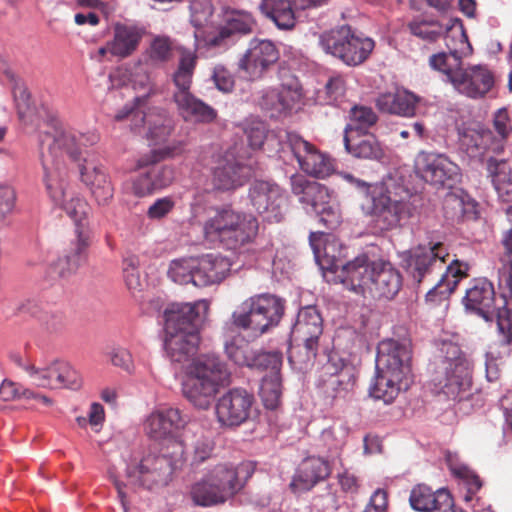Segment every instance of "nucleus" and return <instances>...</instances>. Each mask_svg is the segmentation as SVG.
<instances>
[{
  "label": "nucleus",
  "mask_w": 512,
  "mask_h": 512,
  "mask_svg": "<svg viewBox=\"0 0 512 512\" xmlns=\"http://www.w3.org/2000/svg\"><path fill=\"white\" fill-rule=\"evenodd\" d=\"M227 358L235 365L249 367L255 354V349L240 334L232 336L224 342Z\"/></svg>",
  "instance_id": "nucleus-49"
},
{
  "label": "nucleus",
  "mask_w": 512,
  "mask_h": 512,
  "mask_svg": "<svg viewBox=\"0 0 512 512\" xmlns=\"http://www.w3.org/2000/svg\"><path fill=\"white\" fill-rule=\"evenodd\" d=\"M331 473L330 464L321 457L310 456L302 460L290 484L293 490L307 491L324 481Z\"/></svg>",
  "instance_id": "nucleus-35"
},
{
  "label": "nucleus",
  "mask_w": 512,
  "mask_h": 512,
  "mask_svg": "<svg viewBox=\"0 0 512 512\" xmlns=\"http://www.w3.org/2000/svg\"><path fill=\"white\" fill-rule=\"evenodd\" d=\"M349 122L344 128V135L369 132L378 122L376 112L365 105H354L349 110Z\"/></svg>",
  "instance_id": "nucleus-46"
},
{
  "label": "nucleus",
  "mask_w": 512,
  "mask_h": 512,
  "mask_svg": "<svg viewBox=\"0 0 512 512\" xmlns=\"http://www.w3.org/2000/svg\"><path fill=\"white\" fill-rule=\"evenodd\" d=\"M186 445L181 440L172 439L162 455L149 454L138 464L128 465L126 473L132 485L152 489L166 485L174 470L186 461Z\"/></svg>",
  "instance_id": "nucleus-7"
},
{
  "label": "nucleus",
  "mask_w": 512,
  "mask_h": 512,
  "mask_svg": "<svg viewBox=\"0 0 512 512\" xmlns=\"http://www.w3.org/2000/svg\"><path fill=\"white\" fill-rule=\"evenodd\" d=\"M282 354L280 352H265L256 350L249 368L265 371L267 374L280 373Z\"/></svg>",
  "instance_id": "nucleus-58"
},
{
  "label": "nucleus",
  "mask_w": 512,
  "mask_h": 512,
  "mask_svg": "<svg viewBox=\"0 0 512 512\" xmlns=\"http://www.w3.org/2000/svg\"><path fill=\"white\" fill-rule=\"evenodd\" d=\"M447 354L436 365L431 377L432 390L448 400L464 401L471 395L472 369L457 345L449 344Z\"/></svg>",
  "instance_id": "nucleus-6"
},
{
  "label": "nucleus",
  "mask_w": 512,
  "mask_h": 512,
  "mask_svg": "<svg viewBox=\"0 0 512 512\" xmlns=\"http://www.w3.org/2000/svg\"><path fill=\"white\" fill-rule=\"evenodd\" d=\"M191 441L187 446L190 449L191 465L199 466L209 460L215 449V441L211 433L203 427H190Z\"/></svg>",
  "instance_id": "nucleus-44"
},
{
  "label": "nucleus",
  "mask_w": 512,
  "mask_h": 512,
  "mask_svg": "<svg viewBox=\"0 0 512 512\" xmlns=\"http://www.w3.org/2000/svg\"><path fill=\"white\" fill-rule=\"evenodd\" d=\"M140 85L147 90L144 95L137 96L134 98V104L132 106L126 105L123 109L119 110L115 115L116 121L124 120L128 117H132L133 121V129L135 128V124H139L141 122V116L145 110L143 108L146 106L147 99L151 92H153V87L151 83H140Z\"/></svg>",
  "instance_id": "nucleus-57"
},
{
  "label": "nucleus",
  "mask_w": 512,
  "mask_h": 512,
  "mask_svg": "<svg viewBox=\"0 0 512 512\" xmlns=\"http://www.w3.org/2000/svg\"><path fill=\"white\" fill-rule=\"evenodd\" d=\"M147 126L146 136L153 143L165 142L174 130V123L167 112L161 108H149L141 116V122L135 128Z\"/></svg>",
  "instance_id": "nucleus-41"
},
{
  "label": "nucleus",
  "mask_w": 512,
  "mask_h": 512,
  "mask_svg": "<svg viewBox=\"0 0 512 512\" xmlns=\"http://www.w3.org/2000/svg\"><path fill=\"white\" fill-rule=\"evenodd\" d=\"M310 246L318 266L326 277V274L337 273L345 263L347 248L332 234L324 232H311L309 236Z\"/></svg>",
  "instance_id": "nucleus-20"
},
{
  "label": "nucleus",
  "mask_w": 512,
  "mask_h": 512,
  "mask_svg": "<svg viewBox=\"0 0 512 512\" xmlns=\"http://www.w3.org/2000/svg\"><path fill=\"white\" fill-rule=\"evenodd\" d=\"M259 223L255 216L230 208L217 209L203 223L205 240L219 243L230 250H239L255 243Z\"/></svg>",
  "instance_id": "nucleus-4"
},
{
  "label": "nucleus",
  "mask_w": 512,
  "mask_h": 512,
  "mask_svg": "<svg viewBox=\"0 0 512 512\" xmlns=\"http://www.w3.org/2000/svg\"><path fill=\"white\" fill-rule=\"evenodd\" d=\"M41 162L44 169V183L46 190L56 205L65 201L67 183L60 173L61 157L49 155L47 149H40Z\"/></svg>",
  "instance_id": "nucleus-38"
},
{
  "label": "nucleus",
  "mask_w": 512,
  "mask_h": 512,
  "mask_svg": "<svg viewBox=\"0 0 512 512\" xmlns=\"http://www.w3.org/2000/svg\"><path fill=\"white\" fill-rule=\"evenodd\" d=\"M287 143L302 171L316 178L331 175L334 170L332 160L312 143L294 133L288 134Z\"/></svg>",
  "instance_id": "nucleus-18"
},
{
  "label": "nucleus",
  "mask_w": 512,
  "mask_h": 512,
  "mask_svg": "<svg viewBox=\"0 0 512 512\" xmlns=\"http://www.w3.org/2000/svg\"><path fill=\"white\" fill-rule=\"evenodd\" d=\"M197 64L194 52L184 50L181 52L177 70L173 74L175 91L173 93L191 92L192 78Z\"/></svg>",
  "instance_id": "nucleus-48"
},
{
  "label": "nucleus",
  "mask_w": 512,
  "mask_h": 512,
  "mask_svg": "<svg viewBox=\"0 0 512 512\" xmlns=\"http://www.w3.org/2000/svg\"><path fill=\"white\" fill-rule=\"evenodd\" d=\"M343 142L346 151L354 158L380 161L385 156L383 145L373 133L347 134Z\"/></svg>",
  "instance_id": "nucleus-37"
},
{
  "label": "nucleus",
  "mask_w": 512,
  "mask_h": 512,
  "mask_svg": "<svg viewBox=\"0 0 512 512\" xmlns=\"http://www.w3.org/2000/svg\"><path fill=\"white\" fill-rule=\"evenodd\" d=\"M190 496L195 504L203 507L214 506L226 502L222 495L217 491L216 484L209 479L208 473L192 485Z\"/></svg>",
  "instance_id": "nucleus-47"
},
{
  "label": "nucleus",
  "mask_w": 512,
  "mask_h": 512,
  "mask_svg": "<svg viewBox=\"0 0 512 512\" xmlns=\"http://www.w3.org/2000/svg\"><path fill=\"white\" fill-rule=\"evenodd\" d=\"M489 138L490 132L478 123H464L458 127L460 149L469 157L482 155Z\"/></svg>",
  "instance_id": "nucleus-43"
},
{
  "label": "nucleus",
  "mask_w": 512,
  "mask_h": 512,
  "mask_svg": "<svg viewBox=\"0 0 512 512\" xmlns=\"http://www.w3.org/2000/svg\"><path fill=\"white\" fill-rule=\"evenodd\" d=\"M462 302L466 311L485 321H491L495 315L502 344L512 343V303L506 295H501V305H496V292L491 281L486 278L472 280Z\"/></svg>",
  "instance_id": "nucleus-5"
},
{
  "label": "nucleus",
  "mask_w": 512,
  "mask_h": 512,
  "mask_svg": "<svg viewBox=\"0 0 512 512\" xmlns=\"http://www.w3.org/2000/svg\"><path fill=\"white\" fill-rule=\"evenodd\" d=\"M429 65L443 73L446 81L458 93L471 99L484 97L494 86V75L487 66L463 68L462 58L457 50L433 54L429 58Z\"/></svg>",
  "instance_id": "nucleus-3"
},
{
  "label": "nucleus",
  "mask_w": 512,
  "mask_h": 512,
  "mask_svg": "<svg viewBox=\"0 0 512 512\" xmlns=\"http://www.w3.org/2000/svg\"><path fill=\"white\" fill-rule=\"evenodd\" d=\"M376 371L399 373L409 378L411 373V348L407 342L394 339L382 340L377 347Z\"/></svg>",
  "instance_id": "nucleus-23"
},
{
  "label": "nucleus",
  "mask_w": 512,
  "mask_h": 512,
  "mask_svg": "<svg viewBox=\"0 0 512 512\" xmlns=\"http://www.w3.org/2000/svg\"><path fill=\"white\" fill-rule=\"evenodd\" d=\"M197 259L196 258H183L173 260L168 270V276L172 281L178 284L193 283L197 286L196 282Z\"/></svg>",
  "instance_id": "nucleus-53"
},
{
  "label": "nucleus",
  "mask_w": 512,
  "mask_h": 512,
  "mask_svg": "<svg viewBox=\"0 0 512 512\" xmlns=\"http://www.w3.org/2000/svg\"><path fill=\"white\" fill-rule=\"evenodd\" d=\"M81 182L90 190L98 205H108L114 196V188L104 166L95 158L86 156L77 162Z\"/></svg>",
  "instance_id": "nucleus-24"
},
{
  "label": "nucleus",
  "mask_w": 512,
  "mask_h": 512,
  "mask_svg": "<svg viewBox=\"0 0 512 512\" xmlns=\"http://www.w3.org/2000/svg\"><path fill=\"white\" fill-rule=\"evenodd\" d=\"M197 259V287H205L222 281L230 271L229 259L221 254H206Z\"/></svg>",
  "instance_id": "nucleus-39"
},
{
  "label": "nucleus",
  "mask_w": 512,
  "mask_h": 512,
  "mask_svg": "<svg viewBox=\"0 0 512 512\" xmlns=\"http://www.w3.org/2000/svg\"><path fill=\"white\" fill-rule=\"evenodd\" d=\"M449 252L442 242L430 241L428 245H418L412 249L406 260L407 272L417 283L436 271H440L447 261Z\"/></svg>",
  "instance_id": "nucleus-15"
},
{
  "label": "nucleus",
  "mask_w": 512,
  "mask_h": 512,
  "mask_svg": "<svg viewBox=\"0 0 512 512\" xmlns=\"http://www.w3.org/2000/svg\"><path fill=\"white\" fill-rule=\"evenodd\" d=\"M505 253L501 257L502 268L500 269V285L508 289L512 297V228L505 234L502 240Z\"/></svg>",
  "instance_id": "nucleus-60"
},
{
  "label": "nucleus",
  "mask_w": 512,
  "mask_h": 512,
  "mask_svg": "<svg viewBox=\"0 0 512 512\" xmlns=\"http://www.w3.org/2000/svg\"><path fill=\"white\" fill-rule=\"evenodd\" d=\"M320 44L326 53L349 66H357L366 61L375 46L371 38L357 35L348 25L323 34Z\"/></svg>",
  "instance_id": "nucleus-12"
},
{
  "label": "nucleus",
  "mask_w": 512,
  "mask_h": 512,
  "mask_svg": "<svg viewBox=\"0 0 512 512\" xmlns=\"http://www.w3.org/2000/svg\"><path fill=\"white\" fill-rule=\"evenodd\" d=\"M416 172L434 186L450 185L448 182L458 176L459 168L442 154L420 152L415 159Z\"/></svg>",
  "instance_id": "nucleus-25"
},
{
  "label": "nucleus",
  "mask_w": 512,
  "mask_h": 512,
  "mask_svg": "<svg viewBox=\"0 0 512 512\" xmlns=\"http://www.w3.org/2000/svg\"><path fill=\"white\" fill-rule=\"evenodd\" d=\"M99 139L96 132L78 133L54 116L39 135L40 149H47L54 157L67 156L73 162L83 161L82 148L96 145Z\"/></svg>",
  "instance_id": "nucleus-10"
},
{
  "label": "nucleus",
  "mask_w": 512,
  "mask_h": 512,
  "mask_svg": "<svg viewBox=\"0 0 512 512\" xmlns=\"http://www.w3.org/2000/svg\"><path fill=\"white\" fill-rule=\"evenodd\" d=\"M263 11L280 29L288 30L295 25V14L289 0H276L272 7H264Z\"/></svg>",
  "instance_id": "nucleus-51"
},
{
  "label": "nucleus",
  "mask_w": 512,
  "mask_h": 512,
  "mask_svg": "<svg viewBox=\"0 0 512 512\" xmlns=\"http://www.w3.org/2000/svg\"><path fill=\"white\" fill-rule=\"evenodd\" d=\"M259 394L267 409H276L282 396L280 373L266 374L262 379Z\"/></svg>",
  "instance_id": "nucleus-52"
},
{
  "label": "nucleus",
  "mask_w": 512,
  "mask_h": 512,
  "mask_svg": "<svg viewBox=\"0 0 512 512\" xmlns=\"http://www.w3.org/2000/svg\"><path fill=\"white\" fill-rule=\"evenodd\" d=\"M409 378L399 373L376 371L375 381L369 389L370 395L375 399L383 400L389 404L394 401L401 390H406Z\"/></svg>",
  "instance_id": "nucleus-42"
},
{
  "label": "nucleus",
  "mask_w": 512,
  "mask_h": 512,
  "mask_svg": "<svg viewBox=\"0 0 512 512\" xmlns=\"http://www.w3.org/2000/svg\"><path fill=\"white\" fill-rule=\"evenodd\" d=\"M419 98L407 91L381 94L376 99L377 108L384 113L401 117H413L416 113Z\"/></svg>",
  "instance_id": "nucleus-40"
},
{
  "label": "nucleus",
  "mask_w": 512,
  "mask_h": 512,
  "mask_svg": "<svg viewBox=\"0 0 512 512\" xmlns=\"http://www.w3.org/2000/svg\"><path fill=\"white\" fill-rule=\"evenodd\" d=\"M284 314L281 298L269 294H258L244 300L232 313V323L243 330L263 334L277 326Z\"/></svg>",
  "instance_id": "nucleus-9"
},
{
  "label": "nucleus",
  "mask_w": 512,
  "mask_h": 512,
  "mask_svg": "<svg viewBox=\"0 0 512 512\" xmlns=\"http://www.w3.org/2000/svg\"><path fill=\"white\" fill-rule=\"evenodd\" d=\"M149 58L153 63H164L172 57V43L167 37H156L149 48Z\"/></svg>",
  "instance_id": "nucleus-64"
},
{
  "label": "nucleus",
  "mask_w": 512,
  "mask_h": 512,
  "mask_svg": "<svg viewBox=\"0 0 512 512\" xmlns=\"http://www.w3.org/2000/svg\"><path fill=\"white\" fill-rule=\"evenodd\" d=\"M254 396L243 388L230 389L216 404V416L221 425L233 427L244 423L250 415Z\"/></svg>",
  "instance_id": "nucleus-21"
},
{
  "label": "nucleus",
  "mask_w": 512,
  "mask_h": 512,
  "mask_svg": "<svg viewBox=\"0 0 512 512\" xmlns=\"http://www.w3.org/2000/svg\"><path fill=\"white\" fill-rule=\"evenodd\" d=\"M184 142L177 141L160 149L151 150L149 153L138 159V166L144 167L150 164L159 163L168 157L179 156L184 152Z\"/></svg>",
  "instance_id": "nucleus-61"
},
{
  "label": "nucleus",
  "mask_w": 512,
  "mask_h": 512,
  "mask_svg": "<svg viewBox=\"0 0 512 512\" xmlns=\"http://www.w3.org/2000/svg\"><path fill=\"white\" fill-rule=\"evenodd\" d=\"M26 371L33 384L37 387L77 389L81 385V379L77 371L64 361H55L41 369L29 366L26 368Z\"/></svg>",
  "instance_id": "nucleus-26"
},
{
  "label": "nucleus",
  "mask_w": 512,
  "mask_h": 512,
  "mask_svg": "<svg viewBox=\"0 0 512 512\" xmlns=\"http://www.w3.org/2000/svg\"><path fill=\"white\" fill-rule=\"evenodd\" d=\"M4 76L12 85V95L16 105V109L20 118H23L30 107V94L28 93L23 82L11 69L4 71Z\"/></svg>",
  "instance_id": "nucleus-56"
},
{
  "label": "nucleus",
  "mask_w": 512,
  "mask_h": 512,
  "mask_svg": "<svg viewBox=\"0 0 512 512\" xmlns=\"http://www.w3.org/2000/svg\"><path fill=\"white\" fill-rule=\"evenodd\" d=\"M372 272H374V262H371L367 255H360L342 265L336 279L343 283L347 289L366 295L369 294L372 284Z\"/></svg>",
  "instance_id": "nucleus-29"
},
{
  "label": "nucleus",
  "mask_w": 512,
  "mask_h": 512,
  "mask_svg": "<svg viewBox=\"0 0 512 512\" xmlns=\"http://www.w3.org/2000/svg\"><path fill=\"white\" fill-rule=\"evenodd\" d=\"M231 373L219 356L204 355L192 361L182 382L183 396L197 409L208 410Z\"/></svg>",
  "instance_id": "nucleus-2"
},
{
  "label": "nucleus",
  "mask_w": 512,
  "mask_h": 512,
  "mask_svg": "<svg viewBox=\"0 0 512 512\" xmlns=\"http://www.w3.org/2000/svg\"><path fill=\"white\" fill-rule=\"evenodd\" d=\"M188 419L178 408H163L152 412L144 423L146 434L154 440L173 438L174 434L185 428Z\"/></svg>",
  "instance_id": "nucleus-28"
},
{
  "label": "nucleus",
  "mask_w": 512,
  "mask_h": 512,
  "mask_svg": "<svg viewBox=\"0 0 512 512\" xmlns=\"http://www.w3.org/2000/svg\"><path fill=\"white\" fill-rule=\"evenodd\" d=\"M369 295L376 299H393L401 290L403 278L400 271L387 261H374Z\"/></svg>",
  "instance_id": "nucleus-30"
},
{
  "label": "nucleus",
  "mask_w": 512,
  "mask_h": 512,
  "mask_svg": "<svg viewBox=\"0 0 512 512\" xmlns=\"http://www.w3.org/2000/svg\"><path fill=\"white\" fill-rule=\"evenodd\" d=\"M449 470L452 475L461 480L467 488L465 500H472L473 496L481 489L482 481L480 477L467 465L448 461Z\"/></svg>",
  "instance_id": "nucleus-54"
},
{
  "label": "nucleus",
  "mask_w": 512,
  "mask_h": 512,
  "mask_svg": "<svg viewBox=\"0 0 512 512\" xmlns=\"http://www.w3.org/2000/svg\"><path fill=\"white\" fill-rule=\"evenodd\" d=\"M200 309H208L206 301L172 304L165 310V350L172 361L181 363L197 353Z\"/></svg>",
  "instance_id": "nucleus-1"
},
{
  "label": "nucleus",
  "mask_w": 512,
  "mask_h": 512,
  "mask_svg": "<svg viewBox=\"0 0 512 512\" xmlns=\"http://www.w3.org/2000/svg\"><path fill=\"white\" fill-rule=\"evenodd\" d=\"M347 83L342 74L330 75L323 86L317 91V99L321 104L340 105L346 96Z\"/></svg>",
  "instance_id": "nucleus-50"
},
{
  "label": "nucleus",
  "mask_w": 512,
  "mask_h": 512,
  "mask_svg": "<svg viewBox=\"0 0 512 512\" xmlns=\"http://www.w3.org/2000/svg\"><path fill=\"white\" fill-rule=\"evenodd\" d=\"M322 331V317L316 307L306 306L302 308L297 315L291 335L296 341L303 342L306 361H311L316 357L318 340Z\"/></svg>",
  "instance_id": "nucleus-27"
},
{
  "label": "nucleus",
  "mask_w": 512,
  "mask_h": 512,
  "mask_svg": "<svg viewBox=\"0 0 512 512\" xmlns=\"http://www.w3.org/2000/svg\"><path fill=\"white\" fill-rule=\"evenodd\" d=\"M408 28L411 34L428 42H435L443 32V26L437 21L415 20Z\"/></svg>",
  "instance_id": "nucleus-62"
},
{
  "label": "nucleus",
  "mask_w": 512,
  "mask_h": 512,
  "mask_svg": "<svg viewBox=\"0 0 512 512\" xmlns=\"http://www.w3.org/2000/svg\"><path fill=\"white\" fill-rule=\"evenodd\" d=\"M144 33V29L135 24L115 23L113 38L109 41L110 54L120 59L131 56L137 51Z\"/></svg>",
  "instance_id": "nucleus-34"
},
{
  "label": "nucleus",
  "mask_w": 512,
  "mask_h": 512,
  "mask_svg": "<svg viewBox=\"0 0 512 512\" xmlns=\"http://www.w3.org/2000/svg\"><path fill=\"white\" fill-rule=\"evenodd\" d=\"M255 26L256 20L250 12L231 9L226 10L223 24L199 29L195 37L199 48L225 51L240 37L253 33Z\"/></svg>",
  "instance_id": "nucleus-11"
},
{
  "label": "nucleus",
  "mask_w": 512,
  "mask_h": 512,
  "mask_svg": "<svg viewBox=\"0 0 512 512\" xmlns=\"http://www.w3.org/2000/svg\"><path fill=\"white\" fill-rule=\"evenodd\" d=\"M249 198L259 214L269 222H280L284 218L286 196L278 184L272 181L256 180L250 186Z\"/></svg>",
  "instance_id": "nucleus-16"
},
{
  "label": "nucleus",
  "mask_w": 512,
  "mask_h": 512,
  "mask_svg": "<svg viewBox=\"0 0 512 512\" xmlns=\"http://www.w3.org/2000/svg\"><path fill=\"white\" fill-rule=\"evenodd\" d=\"M475 201L462 189L449 192L443 200L444 216L452 221H458L475 212Z\"/></svg>",
  "instance_id": "nucleus-45"
},
{
  "label": "nucleus",
  "mask_w": 512,
  "mask_h": 512,
  "mask_svg": "<svg viewBox=\"0 0 512 512\" xmlns=\"http://www.w3.org/2000/svg\"><path fill=\"white\" fill-rule=\"evenodd\" d=\"M371 206L368 214L380 231H391L404 226L413 216L415 206L408 190L402 194L392 192L382 184H375L371 190Z\"/></svg>",
  "instance_id": "nucleus-8"
},
{
  "label": "nucleus",
  "mask_w": 512,
  "mask_h": 512,
  "mask_svg": "<svg viewBox=\"0 0 512 512\" xmlns=\"http://www.w3.org/2000/svg\"><path fill=\"white\" fill-rule=\"evenodd\" d=\"M312 207L318 215L319 222L328 229H335L340 225L341 212L336 203L331 201L318 203L316 200H313Z\"/></svg>",
  "instance_id": "nucleus-59"
},
{
  "label": "nucleus",
  "mask_w": 512,
  "mask_h": 512,
  "mask_svg": "<svg viewBox=\"0 0 512 512\" xmlns=\"http://www.w3.org/2000/svg\"><path fill=\"white\" fill-rule=\"evenodd\" d=\"M255 471L254 464L246 461L238 465L219 463L208 470L209 479L225 501L239 493Z\"/></svg>",
  "instance_id": "nucleus-19"
},
{
  "label": "nucleus",
  "mask_w": 512,
  "mask_h": 512,
  "mask_svg": "<svg viewBox=\"0 0 512 512\" xmlns=\"http://www.w3.org/2000/svg\"><path fill=\"white\" fill-rule=\"evenodd\" d=\"M302 87L299 80L288 71L281 74L280 89L268 91L262 99V105L267 109L278 111L290 110L302 99Z\"/></svg>",
  "instance_id": "nucleus-32"
},
{
  "label": "nucleus",
  "mask_w": 512,
  "mask_h": 512,
  "mask_svg": "<svg viewBox=\"0 0 512 512\" xmlns=\"http://www.w3.org/2000/svg\"><path fill=\"white\" fill-rule=\"evenodd\" d=\"M279 59L276 46L269 40H252L238 62V69L249 80H256Z\"/></svg>",
  "instance_id": "nucleus-22"
},
{
  "label": "nucleus",
  "mask_w": 512,
  "mask_h": 512,
  "mask_svg": "<svg viewBox=\"0 0 512 512\" xmlns=\"http://www.w3.org/2000/svg\"><path fill=\"white\" fill-rule=\"evenodd\" d=\"M468 269L467 263L453 260L446 267L437 284L426 293V302L436 304L446 300L454 292L459 282L468 276Z\"/></svg>",
  "instance_id": "nucleus-36"
},
{
  "label": "nucleus",
  "mask_w": 512,
  "mask_h": 512,
  "mask_svg": "<svg viewBox=\"0 0 512 512\" xmlns=\"http://www.w3.org/2000/svg\"><path fill=\"white\" fill-rule=\"evenodd\" d=\"M178 115L186 122L208 124L217 118V111L192 92L173 93Z\"/></svg>",
  "instance_id": "nucleus-33"
},
{
  "label": "nucleus",
  "mask_w": 512,
  "mask_h": 512,
  "mask_svg": "<svg viewBox=\"0 0 512 512\" xmlns=\"http://www.w3.org/2000/svg\"><path fill=\"white\" fill-rule=\"evenodd\" d=\"M16 313L18 315L28 314L32 317L38 318L50 332H57L63 327V320L60 316L44 313L40 306L31 300L21 303L17 307Z\"/></svg>",
  "instance_id": "nucleus-55"
},
{
  "label": "nucleus",
  "mask_w": 512,
  "mask_h": 512,
  "mask_svg": "<svg viewBox=\"0 0 512 512\" xmlns=\"http://www.w3.org/2000/svg\"><path fill=\"white\" fill-rule=\"evenodd\" d=\"M292 192L295 195H302L301 201L305 202L308 199L306 197H314L318 194L320 197L326 194V190L323 189L318 183L310 182L303 176H293L291 178Z\"/></svg>",
  "instance_id": "nucleus-63"
},
{
  "label": "nucleus",
  "mask_w": 512,
  "mask_h": 512,
  "mask_svg": "<svg viewBox=\"0 0 512 512\" xmlns=\"http://www.w3.org/2000/svg\"><path fill=\"white\" fill-rule=\"evenodd\" d=\"M255 163L249 158L246 162L227 152L213 169L212 182L220 191L236 190L245 185L255 174Z\"/></svg>",
  "instance_id": "nucleus-14"
},
{
  "label": "nucleus",
  "mask_w": 512,
  "mask_h": 512,
  "mask_svg": "<svg viewBox=\"0 0 512 512\" xmlns=\"http://www.w3.org/2000/svg\"><path fill=\"white\" fill-rule=\"evenodd\" d=\"M60 207L76 223L75 241L71 243L67 254L57 262L59 272L64 276L66 272L70 273L79 267L90 245V233L80 225L81 221L87 218L89 205L81 197H72L69 201H64Z\"/></svg>",
  "instance_id": "nucleus-13"
},
{
  "label": "nucleus",
  "mask_w": 512,
  "mask_h": 512,
  "mask_svg": "<svg viewBox=\"0 0 512 512\" xmlns=\"http://www.w3.org/2000/svg\"><path fill=\"white\" fill-rule=\"evenodd\" d=\"M409 503L419 512H453V498L445 489L433 491L425 484L414 486L410 492Z\"/></svg>",
  "instance_id": "nucleus-31"
},
{
  "label": "nucleus",
  "mask_w": 512,
  "mask_h": 512,
  "mask_svg": "<svg viewBox=\"0 0 512 512\" xmlns=\"http://www.w3.org/2000/svg\"><path fill=\"white\" fill-rule=\"evenodd\" d=\"M356 384L355 369L341 359L334 363L333 359L323 367L318 387L322 394L331 401L346 399Z\"/></svg>",
  "instance_id": "nucleus-17"
}]
</instances>
